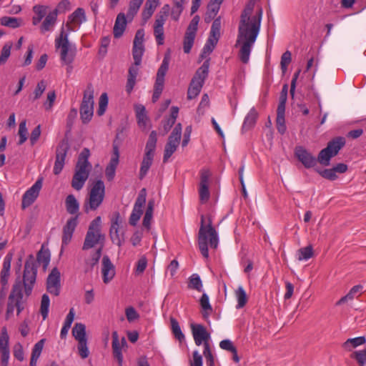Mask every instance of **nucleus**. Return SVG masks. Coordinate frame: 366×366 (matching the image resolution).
<instances>
[{
    "label": "nucleus",
    "instance_id": "1",
    "mask_svg": "<svg viewBox=\"0 0 366 366\" xmlns=\"http://www.w3.org/2000/svg\"><path fill=\"white\" fill-rule=\"evenodd\" d=\"M254 4H248L243 10L238 27L236 46L239 47L238 56L243 64H247L252 48L259 32L262 9L257 14H253Z\"/></svg>",
    "mask_w": 366,
    "mask_h": 366
},
{
    "label": "nucleus",
    "instance_id": "2",
    "mask_svg": "<svg viewBox=\"0 0 366 366\" xmlns=\"http://www.w3.org/2000/svg\"><path fill=\"white\" fill-rule=\"evenodd\" d=\"M37 274V265L34 257L31 254L27 258L24 270L23 282L18 278L13 286L11 292L9 297L6 310V318H9L15 310L17 315L22 310L21 300L24 292L26 296L31 295L36 282Z\"/></svg>",
    "mask_w": 366,
    "mask_h": 366
},
{
    "label": "nucleus",
    "instance_id": "3",
    "mask_svg": "<svg viewBox=\"0 0 366 366\" xmlns=\"http://www.w3.org/2000/svg\"><path fill=\"white\" fill-rule=\"evenodd\" d=\"M144 30H138L135 34L132 49V56L134 63L129 69V74L126 85V91L129 94L133 90L136 84L137 76L139 74V67L142 63V56L144 52Z\"/></svg>",
    "mask_w": 366,
    "mask_h": 366
},
{
    "label": "nucleus",
    "instance_id": "4",
    "mask_svg": "<svg viewBox=\"0 0 366 366\" xmlns=\"http://www.w3.org/2000/svg\"><path fill=\"white\" fill-rule=\"evenodd\" d=\"M218 235L215 229L212 225V220L208 219V223H205V217L201 215L200 227L198 232V244L200 252L204 257L208 258V244L212 248L216 249L218 246Z\"/></svg>",
    "mask_w": 366,
    "mask_h": 366
},
{
    "label": "nucleus",
    "instance_id": "5",
    "mask_svg": "<svg viewBox=\"0 0 366 366\" xmlns=\"http://www.w3.org/2000/svg\"><path fill=\"white\" fill-rule=\"evenodd\" d=\"M89 157V150L87 149H84L79 154L71 182V186L76 190L81 189L89 177L92 169V164L88 161Z\"/></svg>",
    "mask_w": 366,
    "mask_h": 366
},
{
    "label": "nucleus",
    "instance_id": "6",
    "mask_svg": "<svg viewBox=\"0 0 366 366\" xmlns=\"http://www.w3.org/2000/svg\"><path fill=\"white\" fill-rule=\"evenodd\" d=\"M55 46L59 49L61 62L71 66L76 54V47L74 44L69 42V33L64 32L63 28L59 36L55 40Z\"/></svg>",
    "mask_w": 366,
    "mask_h": 366
},
{
    "label": "nucleus",
    "instance_id": "7",
    "mask_svg": "<svg viewBox=\"0 0 366 366\" xmlns=\"http://www.w3.org/2000/svg\"><path fill=\"white\" fill-rule=\"evenodd\" d=\"M102 218L97 217L89 226L82 249L87 250L98 244L103 247L104 235L101 232Z\"/></svg>",
    "mask_w": 366,
    "mask_h": 366
},
{
    "label": "nucleus",
    "instance_id": "8",
    "mask_svg": "<svg viewBox=\"0 0 366 366\" xmlns=\"http://www.w3.org/2000/svg\"><path fill=\"white\" fill-rule=\"evenodd\" d=\"M105 196V185L103 181L97 180L91 187L84 203L86 212L97 210L102 204Z\"/></svg>",
    "mask_w": 366,
    "mask_h": 366
},
{
    "label": "nucleus",
    "instance_id": "9",
    "mask_svg": "<svg viewBox=\"0 0 366 366\" xmlns=\"http://www.w3.org/2000/svg\"><path fill=\"white\" fill-rule=\"evenodd\" d=\"M209 60H206L202 65L197 70L192 79L187 91V98L192 99L197 97L201 92L205 79L209 74Z\"/></svg>",
    "mask_w": 366,
    "mask_h": 366
},
{
    "label": "nucleus",
    "instance_id": "10",
    "mask_svg": "<svg viewBox=\"0 0 366 366\" xmlns=\"http://www.w3.org/2000/svg\"><path fill=\"white\" fill-rule=\"evenodd\" d=\"M345 144L343 137H336L329 142L326 148L322 149L317 157V162L323 166H328L332 157L336 156Z\"/></svg>",
    "mask_w": 366,
    "mask_h": 366
},
{
    "label": "nucleus",
    "instance_id": "11",
    "mask_svg": "<svg viewBox=\"0 0 366 366\" xmlns=\"http://www.w3.org/2000/svg\"><path fill=\"white\" fill-rule=\"evenodd\" d=\"M157 141V136L155 132H152L145 147V154L142 160L139 177L141 179L144 178L149 171L154 156L156 144Z\"/></svg>",
    "mask_w": 366,
    "mask_h": 366
},
{
    "label": "nucleus",
    "instance_id": "12",
    "mask_svg": "<svg viewBox=\"0 0 366 366\" xmlns=\"http://www.w3.org/2000/svg\"><path fill=\"white\" fill-rule=\"evenodd\" d=\"M94 89L89 84L84 92L82 102L80 107V116L84 123H88L94 114Z\"/></svg>",
    "mask_w": 366,
    "mask_h": 366
},
{
    "label": "nucleus",
    "instance_id": "13",
    "mask_svg": "<svg viewBox=\"0 0 366 366\" xmlns=\"http://www.w3.org/2000/svg\"><path fill=\"white\" fill-rule=\"evenodd\" d=\"M182 135V125L180 123L177 124L174 128L172 132L169 137L168 142L165 145L164 162L168 161V159L172 155L178 147Z\"/></svg>",
    "mask_w": 366,
    "mask_h": 366
},
{
    "label": "nucleus",
    "instance_id": "14",
    "mask_svg": "<svg viewBox=\"0 0 366 366\" xmlns=\"http://www.w3.org/2000/svg\"><path fill=\"white\" fill-rule=\"evenodd\" d=\"M211 172L206 169L200 171V181L198 187V194L199 202L201 204H205L208 202L210 197V192L209 189Z\"/></svg>",
    "mask_w": 366,
    "mask_h": 366
},
{
    "label": "nucleus",
    "instance_id": "15",
    "mask_svg": "<svg viewBox=\"0 0 366 366\" xmlns=\"http://www.w3.org/2000/svg\"><path fill=\"white\" fill-rule=\"evenodd\" d=\"M187 0H173V6L171 8L169 4H165L162 9L164 15H162V26H163L166 18L169 16L171 19L177 21L182 12L184 10V4Z\"/></svg>",
    "mask_w": 366,
    "mask_h": 366
},
{
    "label": "nucleus",
    "instance_id": "16",
    "mask_svg": "<svg viewBox=\"0 0 366 366\" xmlns=\"http://www.w3.org/2000/svg\"><path fill=\"white\" fill-rule=\"evenodd\" d=\"M147 192L145 189L140 190L138 197L135 201L132 212L129 217V224L135 226L140 219L143 214V207L146 203Z\"/></svg>",
    "mask_w": 366,
    "mask_h": 366
},
{
    "label": "nucleus",
    "instance_id": "17",
    "mask_svg": "<svg viewBox=\"0 0 366 366\" xmlns=\"http://www.w3.org/2000/svg\"><path fill=\"white\" fill-rule=\"evenodd\" d=\"M199 21V17L198 16H194L187 29L183 42V49L186 54L190 52L193 46Z\"/></svg>",
    "mask_w": 366,
    "mask_h": 366
},
{
    "label": "nucleus",
    "instance_id": "18",
    "mask_svg": "<svg viewBox=\"0 0 366 366\" xmlns=\"http://www.w3.org/2000/svg\"><path fill=\"white\" fill-rule=\"evenodd\" d=\"M86 21V13L84 9L77 8L72 14L68 16L66 26L68 32L77 31L81 24Z\"/></svg>",
    "mask_w": 366,
    "mask_h": 366
},
{
    "label": "nucleus",
    "instance_id": "19",
    "mask_svg": "<svg viewBox=\"0 0 366 366\" xmlns=\"http://www.w3.org/2000/svg\"><path fill=\"white\" fill-rule=\"evenodd\" d=\"M42 187V179H39L27 189L22 197V207H29L36 199Z\"/></svg>",
    "mask_w": 366,
    "mask_h": 366
},
{
    "label": "nucleus",
    "instance_id": "20",
    "mask_svg": "<svg viewBox=\"0 0 366 366\" xmlns=\"http://www.w3.org/2000/svg\"><path fill=\"white\" fill-rule=\"evenodd\" d=\"M60 272L56 267L51 269L46 280L47 291L55 296H58L60 292Z\"/></svg>",
    "mask_w": 366,
    "mask_h": 366
},
{
    "label": "nucleus",
    "instance_id": "21",
    "mask_svg": "<svg viewBox=\"0 0 366 366\" xmlns=\"http://www.w3.org/2000/svg\"><path fill=\"white\" fill-rule=\"evenodd\" d=\"M134 112L138 127L142 131L147 132L151 127V122L145 107L141 104H134Z\"/></svg>",
    "mask_w": 366,
    "mask_h": 366
},
{
    "label": "nucleus",
    "instance_id": "22",
    "mask_svg": "<svg viewBox=\"0 0 366 366\" xmlns=\"http://www.w3.org/2000/svg\"><path fill=\"white\" fill-rule=\"evenodd\" d=\"M295 154L305 168L308 169L313 167L317 164V159L315 157L302 146H297L295 147Z\"/></svg>",
    "mask_w": 366,
    "mask_h": 366
},
{
    "label": "nucleus",
    "instance_id": "23",
    "mask_svg": "<svg viewBox=\"0 0 366 366\" xmlns=\"http://www.w3.org/2000/svg\"><path fill=\"white\" fill-rule=\"evenodd\" d=\"M69 145L65 142H62L57 147L56 161L53 169L55 174H59L63 169Z\"/></svg>",
    "mask_w": 366,
    "mask_h": 366
},
{
    "label": "nucleus",
    "instance_id": "24",
    "mask_svg": "<svg viewBox=\"0 0 366 366\" xmlns=\"http://www.w3.org/2000/svg\"><path fill=\"white\" fill-rule=\"evenodd\" d=\"M191 328L194 342L197 345L199 346L203 344L204 346L205 342L209 343L208 341L210 338V335L203 325L192 324Z\"/></svg>",
    "mask_w": 366,
    "mask_h": 366
},
{
    "label": "nucleus",
    "instance_id": "25",
    "mask_svg": "<svg viewBox=\"0 0 366 366\" xmlns=\"http://www.w3.org/2000/svg\"><path fill=\"white\" fill-rule=\"evenodd\" d=\"M101 272L104 284H109L114 277L115 267L108 256H104L102 260Z\"/></svg>",
    "mask_w": 366,
    "mask_h": 366
},
{
    "label": "nucleus",
    "instance_id": "26",
    "mask_svg": "<svg viewBox=\"0 0 366 366\" xmlns=\"http://www.w3.org/2000/svg\"><path fill=\"white\" fill-rule=\"evenodd\" d=\"M112 350L114 356L117 359L119 365L122 366L123 362L122 349L127 344L126 340L124 337H122L121 340H119L117 331L112 332Z\"/></svg>",
    "mask_w": 366,
    "mask_h": 366
},
{
    "label": "nucleus",
    "instance_id": "27",
    "mask_svg": "<svg viewBox=\"0 0 366 366\" xmlns=\"http://www.w3.org/2000/svg\"><path fill=\"white\" fill-rule=\"evenodd\" d=\"M219 37L220 31L211 28L209 36L202 50V57H204L206 55L209 54L214 50Z\"/></svg>",
    "mask_w": 366,
    "mask_h": 366
},
{
    "label": "nucleus",
    "instance_id": "28",
    "mask_svg": "<svg viewBox=\"0 0 366 366\" xmlns=\"http://www.w3.org/2000/svg\"><path fill=\"white\" fill-rule=\"evenodd\" d=\"M58 16V9H54L49 11L45 16L41 26L40 31L41 33L52 31L56 24Z\"/></svg>",
    "mask_w": 366,
    "mask_h": 366
},
{
    "label": "nucleus",
    "instance_id": "29",
    "mask_svg": "<svg viewBox=\"0 0 366 366\" xmlns=\"http://www.w3.org/2000/svg\"><path fill=\"white\" fill-rule=\"evenodd\" d=\"M45 342L46 339L43 338L34 344L31 350L29 366H36L38 360L43 351Z\"/></svg>",
    "mask_w": 366,
    "mask_h": 366
},
{
    "label": "nucleus",
    "instance_id": "30",
    "mask_svg": "<svg viewBox=\"0 0 366 366\" xmlns=\"http://www.w3.org/2000/svg\"><path fill=\"white\" fill-rule=\"evenodd\" d=\"M127 26V19L125 14L120 13L117 15L113 33L115 38H119L122 36Z\"/></svg>",
    "mask_w": 366,
    "mask_h": 366
},
{
    "label": "nucleus",
    "instance_id": "31",
    "mask_svg": "<svg viewBox=\"0 0 366 366\" xmlns=\"http://www.w3.org/2000/svg\"><path fill=\"white\" fill-rule=\"evenodd\" d=\"M49 7L44 5L37 4L33 6L34 15L32 17V24L34 26L38 25L49 13L47 12Z\"/></svg>",
    "mask_w": 366,
    "mask_h": 366
},
{
    "label": "nucleus",
    "instance_id": "32",
    "mask_svg": "<svg viewBox=\"0 0 366 366\" xmlns=\"http://www.w3.org/2000/svg\"><path fill=\"white\" fill-rule=\"evenodd\" d=\"M258 117V113L256 111L254 108H252L249 110V113L244 118L243 125H242V130L243 131H247L252 128L257 121Z\"/></svg>",
    "mask_w": 366,
    "mask_h": 366
},
{
    "label": "nucleus",
    "instance_id": "33",
    "mask_svg": "<svg viewBox=\"0 0 366 366\" xmlns=\"http://www.w3.org/2000/svg\"><path fill=\"white\" fill-rule=\"evenodd\" d=\"M66 211L71 214L78 215L79 203L73 194L66 197L65 201Z\"/></svg>",
    "mask_w": 366,
    "mask_h": 366
},
{
    "label": "nucleus",
    "instance_id": "34",
    "mask_svg": "<svg viewBox=\"0 0 366 366\" xmlns=\"http://www.w3.org/2000/svg\"><path fill=\"white\" fill-rule=\"evenodd\" d=\"M199 304L202 310V317L204 320H207L212 314L213 309L209 303V297L206 293L202 294L199 300Z\"/></svg>",
    "mask_w": 366,
    "mask_h": 366
},
{
    "label": "nucleus",
    "instance_id": "35",
    "mask_svg": "<svg viewBox=\"0 0 366 366\" xmlns=\"http://www.w3.org/2000/svg\"><path fill=\"white\" fill-rule=\"evenodd\" d=\"M362 286L360 285H355L351 288L349 292L344 297H342L337 303V305H340L347 302V301L352 300L355 297H358L361 294Z\"/></svg>",
    "mask_w": 366,
    "mask_h": 366
},
{
    "label": "nucleus",
    "instance_id": "36",
    "mask_svg": "<svg viewBox=\"0 0 366 366\" xmlns=\"http://www.w3.org/2000/svg\"><path fill=\"white\" fill-rule=\"evenodd\" d=\"M158 3L159 0H147L142 12V19L144 22H146L152 16Z\"/></svg>",
    "mask_w": 366,
    "mask_h": 366
},
{
    "label": "nucleus",
    "instance_id": "37",
    "mask_svg": "<svg viewBox=\"0 0 366 366\" xmlns=\"http://www.w3.org/2000/svg\"><path fill=\"white\" fill-rule=\"evenodd\" d=\"M10 267H11V259L6 257L4 259L3 262V268L1 272V278L0 282L3 287H6L8 283L9 277L10 274Z\"/></svg>",
    "mask_w": 366,
    "mask_h": 366
},
{
    "label": "nucleus",
    "instance_id": "38",
    "mask_svg": "<svg viewBox=\"0 0 366 366\" xmlns=\"http://www.w3.org/2000/svg\"><path fill=\"white\" fill-rule=\"evenodd\" d=\"M366 342V339L365 337H357L355 338H350L347 340L342 345V347L347 350L351 351L352 349L364 345Z\"/></svg>",
    "mask_w": 366,
    "mask_h": 366
},
{
    "label": "nucleus",
    "instance_id": "39",
    "mask_svg": "<svg viewBox=\"0 0 366 366\" xmlns=\"http://www.w3.org/2000/svg\"><path fill=\"white\" fill-rule=\"evenodd\" d=\"M72 335L78 342L86 340L85 325L82 323H76L72 329Z\"/></svg>",
    "mask_w": 366,
    "mask_h": 366
},
{
    "label": "nucleus",
    "instance_id": "40",
    "mask_svg": "<svg viewBox=\"0 0 366 366\" xmlns=\"http://www.w3.org/2000/svg\"><path fill=\"white\" fill-rule=\"evenodd\" d=\"M9 336L6 327H3L0 336V352L1 353H10L9 351Z\"/></svg>",
    "mask_w": 366,
    "mask_h": 366
},
{
    "label": "nucleus",
    "instance_id": "41",
    "mask_svg": "<svg viewBox=\"0 0 366 366\" xmlns=\"http://www.w3.org/2000/svg\"><path fill=\"white\" fill-rule=\"evenodd\" d=\"M313 255L314 252L312 245L302 247L297 251V259L299 261L307 260L312 257Z\"/></svg>",
    "mask_w": 366,
    "mask_h": 366
},
{
    "label": "nucleus",
    "instance_id": "42",
    "mask_svg": "<svg viewBox=\"0 0 366 366\" xmlns=\"http://www.w3.org/2000/svg\"><path fill=\"white\" fill-rule=\"evenodd\" d=\"M109 236L112 242L119 247L124 242V232L122 228L117 229L116 232L114 230H109Z\"/></svg>",
    "mask_w": 366,
    "mask_h": 366
},
{
    "label": "nucleus",
    "instance_id": "43",
    "mask_svg": "<svg viewBox=\"0 0 366 366\" xmlns=\"http://www.w3.org/2000/svg\"><path fill=\"white\" fill-rule=\"evenodd\" d=\"M49 306H50L49 297L46 294H44L41 297V307H40V313H41L44 320H45L48 317Z\"/></svg>",
    "mask_w": 366,
    "mask_h": 366
},
{
    "label": "nucleus",
    "instance_id": "44",
    "mask_svg": "<svg viewBox=\"0 0 366 366\" xmlns=\"http://www.w3.org/2000/svg\"><path fill=\"white\" fill-rule=\"evenodd\" d=\"M153 210H154V204L152 202H149L148 203L146 212L143 219V225L147 229H150L152 222V216H153Z\"/></svg>",
    "mask_w": 366,
    "mask_h": 366
},
{
    "label": "nucleus",
    "instance_id": "45",
    "mask_svg": "<svg viewBox=\"0 0 366 366\" xmlns=\"http://www.w3.org/2000/svg\"><path fill=\"white\" fill-rule=\"evenodd\" d=\"M235 295L237 300V308L239 309L243 307L247 302V297L244 288L242 286H239L237 288L235 292Z\"/></svg>",
    "mask_w": 366,
    "mask_h": 366
},
{
    "label": "nucleus",
    "instance_id": "46",
    "mask_svg": "<svg viewBox=\"0 0 366 366\" xmlns=\"http://www.w3.org/2000/svg\"><path fill=\"white\" fill-rule=\"evenodd\" d=\"M144 0H131L129 2V7L127 12V17L132 19L133 17L137 14L141 5Z\"/></svg>",
    "mask_w": 366,
    "mask_h": 366
},
{
    "label": "nucleus",
    "instance_id": "47",
    "mask_svg": "<svg viewBox=\"0 0 366 366\" xmlns=\"http://www.w3.org/2000/svg\"><path fill=\"white\" fill-rule=\"evenodd\" d=\"M178 114L179 108L177 107H172L170 109L169 117L167 119L166 124L164 126L165 131H168L174 125Z\"/></svg>",
    "mask_w": 366,
    "mask_h": 366
},
{
    "label": "nucleus",
    "instance_id": "48",
    "mask_svg": "<svg viewBox=\"0 0 366 366\" xmlns=\"http://www.w3.org/2000/svg\"><path fill=\"white\" fill-rule=\"evenodd\" d=\"M0 23L4 26H8L13 29L18 28L21 25L20 19L16 17L10 16H4L1 18Z\"/></svg>",
    "mask_w": 366,
    "mask_h": 366
},
{
    "label": "nucleus",
    "instance_id": "49",
    "mask_svg": "<svg viewBox=\"0 0 366 366\" xmlns=\"http://www.w3.org/2000/svg\"><path fill=\"white\" fill-rule=\"evenodd\" d=\"M170 323H171V328L172 330V332L175 337L179 341L182 342L184 339V335L182 332L181 328L179 327V325L176 319L171 317H170Z\"/></svg>",
    "mask_w": 366,
    "mask_h": 366
},
{
    "label": "nucleus",
    "instance_id": "50",
    "mask_svg": "<svg viewBox=\"0 0 366 366\" xmlns=\"http://www.w3.org/2000/svg\"><path fill=\"white\" fill-rule=\"evenodd\" d=\"M123 219L118 212H114L111 217V227L109 230L117 231V229L122 228Z\"/></svg>",
    "mask_w": 366,
    "mask_h": 366
},
{
    "label": "nucleus",
    "instance_id": "51",
    "mask_svg": "<svg viewBox=\"0 0 366 366\" xmlns=\"http://www.w3.org/2000/svg\"><path fill=\"white\" fill-rule=\"evenodd\" d=\"M189 287L196 290L198 292H201L202 290V280L198 274H194L190 277Z\"/></svg>",
    "mask_w": 366,
    "mask_h": 366
},
{
    "label": "nucleus",
    "instance_id": "52",
    "mask_svg": "<svg viewBox=\"0 0 366 366\" xmlns=\"http://www.w3.org/2000/svg\"><path fill=\"white\" fill-rule=\"evenodd\" d=\"M47 86L46 81L44 80L39 81L36 88L34 90L33 94H34V100L39 99L41 95L44 94V91L46 90Z\"/></svg>",
    "mask_w": 366,
    "mask_h": 366
},
{
    "label": "nucleus",
    "instance_id": "53",
    "mask_svg": "<svg viewBox=\"0 0 366 366\" xmlns=\"http://www.w3.org/2000/svg\"><path fill=\"white\" fill-rule=\"evenodd\" d=\"M56 97V95L55 91L52 90L47 93L46 99L43 104L44 107L46 111H50L52 109Z\"/></svg>",
    "mask_w": 366,
    "mask_h": 366
},
{
    "label": "nucleus",
    "instance_id": "54",
    "mask_svg": "<svg viewBox=\"0 0 366 366\" xmlns=\"http://www.w3.org/2000/svg\"><path fill=\"white\" fill-rule=\"evenodd\" d=\"M27 134H28V130H27V127H26V120H24V121H22L19 124V144H22L23 143H24L26 142V140L27 139Z\"/></svg>",
    "mask_w": 366,
    "mask_h": 366
},
{
    "label": "nucleus",
    "instance_id": "55",
    "mask_svg": "<svg viewBox=\"0 0 366 366\" xmlns=\"http://www.w3.org/2000/svg\"><path fill=\"white\" fill-rule=\"evenodd\" d=\"M12 46V42H8L3 46L0 56V64H4L7 61L11 54Z\"/></svg>",
    "mask_w": 366,
    "mask_h": 366
},
{
    "label": "nucleus",
    "instance_id": "56",
    "mask_svg": "<svg viewBox=\"0 0 366 366\" xmlns=\"http://www.w3.org/2000/svg\"><path fill=\"white\" fill-rule=\"evenodd\" d=\"M350 357L351 358L355 359L360 366H365L366 364V350L355 351Z\"/></svg>",
    "mask_w": 366,
    "mask_h": 366
},
{
    "label": "nucleus",
    "instance_id": "57",
    "mask_svg": "<svg viewBox=\"0 0 366 366\" xmlns=\"http://www.w3.org/2000/svg\"><path fill=\"white\" fill-rule=\"evenodd\" d=\"M119 162V151L117 144L113 145V153L109 160L108 166L117 168Z\"/></svg>",
    "mask_w": 366,
    "mask_h": 366
},
{
    "label": "nucleus",
    "instance_id": "58",
    "mask_svg": "<svg viewBox=\"0 0 366 366\" xmlns=\"http://www.w3.org/2000/svg\"><path fill=\"white\" fill-rule=\"evenodd\" d=\"M291 56H292V54H291L290 51H285L282 55L280 66H281V69H282L283 74H285L286 72V71L287 69V66L291 62V60H292Z\"/></svg>",
    "mask_w": 366,
    "mask_h": 366
},
{
    "label": "nucleus",
    "instance_id": "59",
    "mask_svg": "<svg viewBox=\"0 0 366 366\" xmlns=\"http://www.w3.org/2000/svg\"><path fill=\"white\" fill-rule=\"evenodd\" d=\"M203 355L209 366H214V358L210 350L209 343L205 342Z\"/></svg>",
    "mask_w": 366,
    "mask_h": 366
},
{
    "label": "nucleus",
    "instance_id": "60",
    "mask_svg": "<svg viewBox=\"0 0 366 366\" xmlns=\"http://www.w3.org/2000/svg\"><path fill=\"white\" fill-rule=\"evenodd\" d=\"M125 315L129 322H133L139 318V315L133 307H127Z\"/></svg>",
    "mask_w": 366,
    "mask_h": 366
},
{
    "label": "nucleus",
    "instance_id": "61",
    "mask_svg": "<svg viewBox=\"0 0 366 366\" xmlns=\"http://www.w3.org/2000/svg\"><path fill=\"white\" fill-rule=\"evenodd\" d=\"M78 352L80 357L83 359L88 357L89 355V348L87 347V340L78 342Z\"/></svg>",
    "mask_w": 366,
    "mask_h": 366
},
{
    "label": "nucleus",
    "instance_id": "62",
    "mask_svg": "<svg viewBox=\"0 0 366 366\" xmlns=\"http://www.w3.org/2000/svg\"><path fill=\"white\" fill-rule=\"evenodd\" d=\"M78 224V215L73 217L67 220L66 224L63 228V230L73 232L75 230L76 227Z\"/></svg>",
    "mask_w": 366,
    "mask_h": 366
},
{
    "label": "nucleus",
    "instance_id": "63",
    "mask_svg": "<svg viewBox=\"0 0 366 366\" xmlns=\"http://www.w3.org/2000/svg\"><path fill=\"white\" fill-rule=\"evenodd\" d=\"M318 173L324 178L329 180H335L337 178V176L334 169H326L324 170H318Z\"/></svg>",
    "mask_w": 366,
    "mask_h": 366
},
{
    "label": "nucleus",
    "instance_id": "64",
    "mask_svg": "<svg viewBox=\"0 0 366 366\" xmlns=\"http://www.w3.org/2000/svg\"><path fill=\"white\" fill-rule=\"evenodd\" d=\"M14 356L19 361L24 360V352L21 343H16L14 347Z\"/></svg>",
    "mask_w": 366,
    "mask_h": 366
}]
</instances>
